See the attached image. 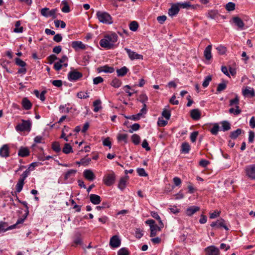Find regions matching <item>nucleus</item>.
Returning a JSON list of instances; mask_svg holds the SVG:
<instances>
[{"mask_svg":"<svg viewBox=\"0 0 255 255\" xmlns=\"http://www.w3.org/2000/svg\"><path fill=\"white\" fill-rule=\"evenodd\" d=\"M28 208H21V210L18 211V213L23 214L21 217H19L15 224L7 227L5 223L1 222V232H5L9 230H12L16 228H19L23 224L24 220L26 218L29 211Z\"/></svg>","mask_w":255,"mask_h":255,"instance_id":"f257e3e1","label":"nucleus"},{"mask_svg":"<svg viewBox=\"0 0 255 255\" xmlns=\"http://www.w3.org/2000/svg\"><path fill=\"white\" fill-rule=\"evenodd\" d=\"M118 39V36L116 33L106 35L100 41V45L102 47L107 49H112Z\"/></svg>","mask_w":255,"mask_h":255,"instance_id":"f03ea898","label":"nucleus"},{"mask_svg":"<svg viewBox=\"0 0 255 255\" xmlns=\"http://www.w3.org/2000/svg\"><path fill=\"white\" fill-rule=\"evenodd\" d=\"M96 16L100 22L106 24H111L113 23V20L111 15L107 12L98 11Z\"/></svg>","mask_w":255,"mask_h":255,"instance_id":"7ed1b4c3","label":"nucleus"},{"mask_svg":"<svg viewBox=\"0 0 255 255\" xmlns=\"http://www.w3.org/2000/svg\"><path fill=\"white\" fill-rule=\"evenodd\" d=\"M31 123L30 121H25L22 120V123L18 124L15 127V129L18 131H30L31 129Z\"/></svg>","mask_w":255,"mask_h":255,"instance_id":"20e7f679","label":"nucleus"},{"mask_svg":"<svg viewBox=\"0 0 255 255\" xmlns=\"http://www.w3.org/2000/svg\"><path fill=\"white\" fill-rule=\"evenodd\" d=\"M57 11V8L52 9L49 10L48 8H43L40 10L41 14L46 17H51L53 19L56 18V12Z\"/></svg>","mask_w":255,"mask_h":255,"instance_id":"39448f33","label":"nucleus"},{"mask_svg":"<svg viewBox=\"0 0 255 255\" xmlns=\"http://www.w3.org/2000/svg\"><path fill=\"white\" fill-rule=\"evenodd\" d=\"M83 74L82 73L77 71L76 70H73L70 71L68 74V80L71 81H76L82 78Z\"/></svg>","mask_w":255,"mask_h":255,"instance_id":"423d86ee","label":"nucleus"},{"mask_svg":"<svg viewBox=\"0 0 255 255\" xmlns=\"http://www.w3.org/2000/svg\"><path fill=\"white\" fill-rule=\"evenodd\" d=\"M246 175L250 179H255V164H251L245 167Z\"/></svg>","mask_w":255,"mask_h":255,"instance_id":"0eeeda50","label":"nucleus"},{"mask_svg":"<svg viewBox=\"0 0 255 255\" xmlns=\"http://www.w3.org/2000/svg\"><path fill=\"white\" fill-rule=\"evenodd\" d=\"M116 175L114 172H112L107 174L104 177L103 182L105 185L110 186L114 183Z\"/></svg>","mask_w":255,"mask_h":255,"instance_id":"6e6552de","label":"nucleus"},{"mask_svg":"<svg viewBox=\"0 0 255 255\" xmlns=\"http://www.w3.org/2000/svg\"><path fill=\"white\" fill-rule=\"evenodd\" d=\"M125 50L127 52L129 58L131 60H133L135 59H143V56L142 55L139 54L135 52L131 51L130 49L127 47L125 48Z\"/></svg>","mask_w":255,"mask_h":255,"instance_id":"1a4fd4ad","label":"nucleus"},{"mask_svg":"<svg viewBox=\"0 0 255 255\" xmlns=\"http://www.w3.org/2000/svg\"><path fill=\"white\" fill-rule=\"evenodd\" d=\"M121 244V240L118 235H114L110 240V246L113 248L119 247Z\"/></svg>","mask_w":255,"mask_h":255,"instance_id":"9d476101","label":"nucleus"},{"mask_svg":"<svg viewBox=\"0 0 255 255\" xmlns=\"http://www.w3.org/2000/svg\"><path fill=\"white\" fill-rule=\"evenodd\" d=\"M211 226L212 227H216L217 228H223L226 230H229V228L226 225L225 221L223 219H220L216 222H212L211 224Z\"/></svg>","mask_w":255,"mask_h":255,"instance_id":"9b49d317","label":"nucleus"},{"mask_svg":"<svg viewBox=\"0 0 255 255\" xmlns=\"http://www.w3.org/2000/svg\"><path fill=\"white\" fill-rule=\"evenodd\" d=\"M164 227L163 223H162L161 220H160L159 225H157L156 224H154L153 226H152L150 229V237H153L156 236L157 232L161 230L162 228Z\"/></svg>","mask_w":255,"mask_h":255,"instance_id":"f8f14e48","label":"nucleus"},{"mask_svg":"<svg viewBox=\"0 0 255 255\" xmlns=\"http://www.w3.org/2000/svg\"><path fill=\"white\" fill-rule=\"evenodd\" d=\"M206 255H219V249L214 246H211L207 247L205 249Z\"/></svg>","mask_w":255,"mask_h":255,"instance_id":"ddd939ff","label":"nucleus"},{"mask_svg":"<svg viewBox=\"0 0 255 255\" xmlns=\"http://www.w3.org/2000/svg\"><path fill=\"white\" fill-rule=\"evenodd\" d=\"M179 6L177 3L173 4L168 10V14L170 16H173L177 14L179 11Z\"/></svg>","mask_w":255,"mask_h":255,"instance_id":"4468645a","label":"nucleus"},{"mask_svg":"<svg viewBox=\"0 0 255 255\" xmlns=\"http://www.w3.org/2000/svg\"><path fill=\"white\" fill-rule=\"evenodd\" d=\"M97 71L98 72H105V73H112L114 72V68L112 67H110L107 65H106L104 66H101L98 67L97 69Z\"/></svg>","mask_w":255,"mask_h":255,"instance_id":"2eb2a0df","label":"nucleus"},{"mask_svg":"<svg viewBox=\"0 0 255 255\" xmlns=\"http://www.w3.org/2000/svg\"><path fill=\"white\" fill-rule=\"evenodd\" d=\"M71 45L75 50H77L78 49H85L86 48L85 45L80 41H74L72 42Z\"/></svg>","mask_w":255,"mask_h":255,"instance_id":"dca6fc26","label":"nucleus"},{"mask_svg":"<svg viewBox=\"0 0 255 255\" xmlns=\"http://www.w3.org/2000/svg\"><path fill=\"white\" fill-rule=\"evenodd\" d=\"M83 175L86 179L89 181H93L95 177L93 171L90 169H86L84 170Z\"/></svg>","mask_w":255,"mask_h":255,"instance_id":"f3484780","label":"nucleus"},{"mask_svg":"<svg viewBox=\"0 0 255 255\" xmlns=\"http://www.w3.org/2000/svg\"><path fill=\"white\" fill-rule=\"evenodd\" d=\"M212 47V45H209L206 47L204 51V55L206 59L207 60H210L212 58V55L211 53Z\"/></svg>","mask_w":255,"mask_h":255,"instance_id":"a211bd4d","label":"nucleus"},{"mask_svg":"<svg viewBox=\"0 0 255 255\" xmlns=\"http://www.w3.org/2000/svg\"><path fill=\"white\" fill-rule=\"evenodd\" d=\"M128 179V176H126L125 177H122L119 182L118 187L122 190H123L127 186V182Z\"/></svg>","mask_w":255,"mask_h":255,"instance_id":"6ab92c4d","label":"nucleus"},{"mask_svg":"<svg viewBox=\"0 0 255 255\" xmlns=\"http://www.w3.org/2000/svg\"><path fill=\"white\" fill-rule=\"evenodd\" d=\"M244 131L241 129L238 128L236 130L230 132V137L232 139H235L242 133H244Z\"/></svg>","mask_w":255,"mask_h":255,"instance_id":"aec40b11","label":"nucleus"},{"mask_svg":"<svg viewBox=\"0 0 255 255\" xmlns=\"http://www.w3.org/2000/svg\"><path fill=\"white\" fill-rule=\"evenodd\" d=\"M233 21L235 24L240 29H243L245 24L241 18L238 16H235L233 18Z\"/></svg>","mask_w":255,"mask_h":255,"instance_id":"412c9836","label":"nucleus"},{"mask_svg":"<svg viewBox=\"0 0 255 255\" xmlns=\"http://www.w3.org/2000/svg\"><path fill=\"white\" fill-rule=\"evenodd\" d=\"M89 198L90 201L95 205L99 204L101 202V197L98 195L91 194Z\"/></svg>","mask_w":255,"mask_h":255,"instance_id":"4be33fe9","label":"nucleus"},{"mask_svg":"<svg viewBox=\"0 0 255 255\" xmlns=\"http://www.w3.org/2000/svg\"><path fill=\"white\" fill-rule=\"evenodd\" d=\"M191 117L194 120H198L201 118V112L198 109L191 111Z\"/></svg>","mask_w":255,"mask_h":255,"instance_id":"5701e85b","label":"nucleus"},{"mask_svg":"<svg viewBox=\"0 0 255 255\" xmlns=\"http://www.w3.org/2000/svg\"><path fill=\"white\" fill-rule=\"evenodd\" d=\"M18 155L20 157H26L29 155V149L27 147H21L19 149Z\"/></svg>","mask_w":255,"mask_h":255,"instance_id":"b1692460","label":"nucleus"},{"mask_svg":"<svg viewBox=\"0 0 255 255\" xmlns=\"http://www.w3.org/2000/svg\"><path fill=\"white\" fill-rule=\"evenodd\" d=\"M9 155V147L7 144H4L1 147V156L7 157Z\"/></svg>","mask_w":255,"mask_h":255,"instance_id":"393cba45","label":"nucleus"},{"mask_svg":"<svg viewBox=\"0 0 255 255\" xmlns=\"http://www.w3.org/2000/svg\"><path fill=\"white\" fill-rule=\"evenodd\" d=\"M62 7L61 8V11L64 13H68L70 12V9L69 6L68 2L67 0H64L62 1L61 4Z\"/></svg>","mask_w":255,"mask_h":255,"instance_id":"a878e982","label":"nucleus"},{"mask_svg":"<svg viewBox=\"0 0 255 255\" xmlns=\"http://www.w3.org/2000/svg\"><path fill=\"white\" fill-rule=\"evenodd\" d=\"M243 94L244 96H248L250 95L252 97L255 96V94L254 89L251 87H246L243 91Z\"/></svg>","mask_w":255,"mask_h":255,"instance_id":"bb28decb","label":"nucleus"},{"mask_svg":"<svg viewBox=\"0 0 255 255\" xmlns=\"http://www.w3.org/2000/svg\"><path fill=\"white\" fill-rule=\"evenodd\" d=\"M22 105L23 108L26 110L30 109L32 107L31 103L26 98L23 99L22 101Z\"/></svg>","mask_w":255,"mask_h":255,"instance_id":"cd10ccee","label":"nucleus"},{"mask_svg":"<svg viewBox=\"0 0 255 255\" xmlns=\"http://www.w3.org/2000/svg\"><path fill=\"white\" fill-rule=\"evenodd\" d=\"M220 124L222 125L221 129V130L225 131H228L231 129V124L229 123V122L224 121L221 122Z\"/></svg>","mask_w":255,"mask_h":255,"instance_id":"c85d7f7f","label":"nucleus"},{"mask_svg":"<svg viewBox=\"0 0 255 255\" xmlns=\"http://www.w3.org/2000/svg\"><path fill=\"white\" fill-rule=\"evenodd\" d=\"M143 98V99L142 100H140L141 103H143V106L142 108L140 110V112L138 114H141V116L142 114H145L146 113V105L145 104V102L147 100V97L145 95H142V96Z\"/></svg>","mask_w":255,"mask_h":255,"instance_id":"c756f323","label":"nucleus"},{"mask_svg":"<svg viewBox=\"0 0 255 255\" xmlns=\"http://www.w3.org/2000/svg\"><path fill=\"white\" fill-rule=\"evenodd\" d=\"M128 71V69L126 67H123L117 70V75L119 77H123L126 75Z\"/></svg>","mask_w":255,"mask_h":255,"instance_id":"7c9ffc66","label":"nucleus"},{"mask_svg":"<svg viewBox=\"0 0 255 255\" xmlns=\"http://www.w3.org/2000/svg\"><path fill=\"white\" fill-rule=\"evenodd\" d=\"M46 91L44 90L42 91L40 93H39L38 90H34V94L36 96V97L39 98L41 101H44L45 99V94H46Z\"/></svg>","mask_w":255,"mask_h":255,"instance_id":"2f4dec72","label":"nucleus"},{"mask_svg":"<svg viewBox=\"0 0 255 255\" xmlns=\"http://www.w3.org/2000/svg\"><path fill=\"white\" fill-rule=\"evenodd\" d=\"M190 145L187 142H184L182 144L181 151L184 153H188L190 150Z\"/></svg>","mask_w":255,"mask_h":255,"instance_id":"473e14b6","label":"nucleus"},{"mask_svg":"<svg viewBox=\"0 0 255 255\" xmlns=\"http://www.w3.org/2000/svg\"><path fill=\"white\" fill-rule=\"evenodd\" d=\"M77 170L75 169H70L68 170L65 174L64 179L68 180L69 178L75 175Z\"/></svg>","mask_w":255,"mask_h":255,"instance_id":"72a5a7b5","label":"nucleus"},{"mask_svg":"<svg viewBox=\"0 0 255 255\" xmlns=\"http://www.w3.org/2000/svg\"><path fill=\"white\" fill-rule=\"evenodd\" d=\"M179 6H180V7L183 8H195V6L194 5H192L191 4V2L190 1H186L182 3H178Z\"/></svg>","mask_w":255,"mask_h":255,"instance_id":"f704fd0d","label":"nucleus"},{"mask_svg":"<svg viewBox=\"0 0 255 255\" xmlns=\"http://www.w3.org/2000/svg\"><path fill=\"white\" fill-rule=\"evenodd\" d=\"M101 104V101L99 99L96 100L93 102V106L94 107L93 111L94 112H98L102 108Z\"/></svg>","mask_w":255,"mask_h":255,"instance_id":"c9c22d12","label":"nucleus"},{"mask_svg":"<svg viewBox=\"0 0 255 255\" xmlns=\"http://www.w3.org/2000/svg\"><path fill=\"white\" fill-rule=\"evenodd\" d=\"M219 13L217 10H211L208 11L207 13L208 17L215 19L218 18Z\"/></svg>","mask_w":255,"mask_h":255,"instance_id":"e433bc0d","label":"nucleus"},{"mask_svg":"<svg viewBox=\"0 0 255 255\" xmlns=\"http://www.w3.org/2000/svg\"><path fill=\"white\" fill-rule=\"evenodd\" d=\"M62 152L65 154H69L70 152H73L72 147L69 143H65L64 146L62 149Z\"/></svg>","mask_w":255,"mask_h":255,"instance_id":"4c0bfd02","label":"nucleus"},{"mask_svg":"<svg viewBox=\"0 0 255 255\" xmlns=\"http://www.w3.org/2000/svg\"><path fill=\"white\" fill-rule=\"evenodd\" d=\"M239 98L238 96H236V97L234 99H231L229 103V106H235V107H239Z\"/></svg>","mask_w":255,"mask_h":255,"instance_id":"58836bf2","label":"nucleus"},{"mask_svg":"<svg viewBox=\"0 0 255 255\" xmlns=\"http://www.w3.org/2000/svg\"><path fill=\"white\" fill-rule=\"evenodd\" d=\"M111 85L112 86L117 88L121 86L122 81L120 79L115 78L111 82Z\"/></svg>","mask_w":255,"mask_h":255,"instance_id":"ea45409f","label":"nucleus"},{"mask_svg":"<svg viewBox=\"0 0 255 255\" xmlns=\"http://www.w3.org/2000/svg\"><path fill=\"white\" fill-rule=\"evenodd\" d=\"M138 26V24L136 21H131L129 25L130 30L132 31H136L137 30Z\"/></svg>","mask_w":255,"mask_h":255,"instance_id":"a19ab883","label":"nucleus"},{"mask_svg":"<svg viewBox=\"0 0 255 255\" xmlns=\"http://www.w3.org/2000/svg\"><path fill=\"white\" fill-rule=\"evenodd\" d=\"M20 21H17L15 23V28L13 30V31L16 33H21L23 31V27L20 26Z\"/></svg>","mask_w":255,"mask_h":255,"instance_id":"79ce46f5","label":"nucleus"},{"mask_svg":"<svg viewBox=\"0 0 255 255\" xmlns=\"http://www.w3.org/2000/svg\"><path fill=\"white\" fill-rule=\"evenodd\" d=\"M23 185L24 181L19 179L18 182L17 183L15 186V189L17 192L19 193L22 190Z\"/></svg>","mask_w":255,"mask_h":255,"instance_id":"37998d69","label":"nucleus"},{"mask_svg":"<svg viewBox=\"0 0 255 255\" xmlns=\"http://www.w3.org/2000/svg\"><path fill=\"white\" fill-rule=\"evenodd\" d=\"M127 134H119L117 136V139L119 141H123L125 143L128 142Z\"/></svg>","mask_w":255,"mask_h":255,"instance_id":"c03bdc74","label":"nucleus"},{"mask_svg":"<svg viewBox=\"0 0 255 255\" xmlns=\"http://www.w3.org/2000/svg\"><path fill=\"white\" fill-rule=\"evenodd\" d=\"M82 244V240L80 236H77L73 239V243L72 246L76 247Z\"/></svg>","mask_w":255,"mask_h":255,"instance_id":"a18cd8bd","label":"nucleus"},{"mask_svg":"<svg viewBox=\"0 0 255 255\" xmlns=\"http://www.w3.org/2000/svg\"><path fill=\"white\" fill-rule=\"evenodd\" d=\"M216 49L220 55H224L227 52V48L225 46L222 45H219L216 48Z\"/></svg>","mask_w":255,"mask_h":255,"instance_id":"49530a36","label":"nucleus"},{"mask_svg":"<svg viewBox=\"0 0 255 255\" xmlns=\"http://www.w3.org/2000/svg\"><path fill=\"white\" fill-rule=\"evenodd\" d=\"M229 112L230 114H233L235 115H238L241 113L242 111L240 109L239 107H236V109H234V108H230L229 110Z\"/></svg>","mask_w":255,"mask_h":255,"instance_id":"de8ad7c7","label":"nucleus"},{"mask_svg":"<svg viewBox=\"0 0 255 255\" xmlns=\"http://www.w3.org/2000/svg\"><path fill=\"white\" fill-rule=\"evenodd\" d=\"M51 148L52 150L56 152H58L61 150L60 144L58 142H53L52 144Z\"/></svg>","mask_w":255,"mask_h":255,"instance_id":"09e8293b","label":"nucleus"},{"mask_svg":"<svg viewBox=\"0 0 255 255\" xmlns=\"http://www.w3.org/2000/svg\"><path fill=\"white\" fill-rule=\"evenodd\" d=\"M140 136L136 134H133L131 136L132 142L135 145L138 144L140 142Z\"/></svg>","mask_w":255,"mask_h":255,"instance_id":"8fccbe9b","label":"nucleus"},{"mask_svg":"<svg viewBox=\"0 0 255 255\" xmlns=\"http://www.w3.org/2000/svg\"><path fill=\"white\" fill-rule=\"evenodd\" d=\"M219 126L218 124H215L213 127L210 129V131L213 135H217L219 130Z\"/></svg>","mask_w":255,"mask_h":255,"instance_id":"3c124183","label":"nucleus"},{"mask_svg":"<svg viewBox=\"0 0 255 255\" xmlns=\"http://www.w3.org/2000/svg\"><path fill=\"white\" fill-rule=\"evenodd\" d=\"M226 88H227V82L225 81H224L223 83H220L218 85V86L217 87V91L218 92H221L224 91V90H225L226 89Z\"/></svg>","mask_w":255,"mask_h":255,"instance_id":"603ef678","label":"nucleus"},{"mask_svg":"<svg viewBox=\"0 0 255 255\" xmlns=\"http://www.w3.org/2000/svg\"><path fill=\"white\" fill-rule=\"evenodd\" d=\"M211 80L212 76L211 75L206 76L202 84V86H203V87L206 88L207 87H208Z\"/></svg>","mask_w":255,"mask_h":255,"instance_id":"864d4df0","label":"nucleus"},{"mask_svg":"<svg viewBox=\"0 0 255 255\" xmlns=\"http://www.w3.org/2000/svg\"><path fill=\"white\" fill-rule=\"evenodd\" d=\"M129 253L126 248H122L118 252V255H129Z\"/></svg>","mask_w":255,"mask_h":255,"instance_id":"5fc2aeb1","label":"nucleus"},{"mask_svg":"<svg viewBox=\"0 0 255 255\" xmlns=\"http://www.w3.org/2000/svg\"><path fill=\"white\" fill-rule=\"evenodd\" d=\"M77 96L80 99H87L89 97L88 93L83 91L79 92L77 93Z\"/></svg>","mask_w":255,"mask_h":255,"instance_id":"6e6d98bb","label":"nucleus"},{"mask_svg":"<svg viewBox=\"0 0 255 255\" xmlns=\"http://www.w3.org/2000/svg\"><path fill=\"white\" fill-rule=\"evenodd\" d=\"M162 116L164 117L166 120H169L171 117V112L166 109H164L162 112Z\"/></svg>","mask_w":255,"mask_h":255,"instance_id":"4d7b16f0","label":"nucleus"},{"mask_svg":"<svg viewBox=\"0 0 255 255\" xmlns=\"http://www.w3.org/2000/svg\"><path fill=\"white\" fill-rule=\"evenodd\" d=\"M235 4L232 2H228L226 5V9L227 10L230 11L235 10Z\"/></svg>","mask_w":255,"mask_h":255,"instance_id":"13d9d810","label":"nucleus"},{"mask_svg":"<svg viewBox=\"0 0 255 255\" xmlns=\"http://www.w3.org/2000/svg\"><path fill=\"white\" fill-rule=\"evenodd\" d=\"M15 62L16 65L21 67H25L26 65V63L19 58H16L15 59Z\"/></svg>","mask_w":255,"mask_h":255,"instance_id":"bf43d9fd","label":"nucleus"},{"mask_svg":"<svg viewBox=\"0 0 255 255\" xmlns=\"http://www.w3.org/2000/svg\"><path fill=\"white\" fill-rule=\"evenodd\" d=\"M168 120H164L163 118H159L157 124L159 127H165L168 124Z\"/></svg>","mask_w":255,"mask_h":255,"instance_id":"052dcab7","label":"nucleus"},{"mask_svg":"<svg viewBox=\"0 0 255 255\" xmlns=\"http://www.w3.org/2000/svg\"><path fill=\"white\" fill-rule=\"evenodd\" d=\"M199 208H187L186 213L188 216H192L195 213L199 210Z\"/></svg>","mask_w":255,"mask_h":255,"instance_id":"680f3d73","label":"nucleus"},{"mask_svg":"<svg viewBox=\"0 0 255 255\" xmlns=\"http://www.w3.org/2000/svg\"><path fill=\"white\" fill-rule=\"evenodd\" d=\"M198 134H199V132L197 131H193L191 133L190 137L191 141L192 142H194L196 141Z\"/></svg>","mask_w":255,"mask_h":255,"instance_id":"e2e57ef3","label":"nucleus"},{"mask_svg":"<svg viewBox=\"0 0 255 255\" xmlns=\"http://www.w3.org/2000/svg\"><path fill=\"white\" fill-rule=\"evenodd\" d=\"M140 117H141V114H137L136 115H134L130 116L128 117H127L126 118L128 119H129V120H131L136 121H138V120H139L140 118Z\"/></svg>","mask_w":255,"mask_h":255,"instance_id":"0e129e2a","label":"nucleus"},{"mask_svg":"<svg viewBox=\"0 0 255 255\" xmlns=\"http://www.w3.org/2000/svg\"><path fill=\"white\" fill-rule=\"evenodd\" d=\"M91 160V159L90 158H87V157L83 158L81 159V165H84V166H87L90 163Z\"/></svg>","mask_w":255,"mask_h":255,"instance_id":"69168bd1","label":"nucleus"},{"mask_svg":"<svg viewBox=\"0 0 255 255\" xmlns=\"http://www.w3.org/2000/svg\"><path fill=\"white\" fill-rule=\"evenodd\" d=\"M137 172L140 176L146 177L148 175L143 168H137Z\"/></svg>","mask_w":255,"mask_h":255,"instance_id":"338daca9","label":"nucleus"},{"mask_svg":"<svg viewBox=\"0 0 255 255\" xmlns=\"http://www.w3.org/2000/svg\"><path fill=\"white\" fill-rule=\"evenodd\" d=\"M103 144L104 146H108L109 148L112 147V143L110 140L109 137H107L103 141Z\"/></svg>","mask_w":255,"mask_h":255,"instance_id":"774afa93","label":"nucleus"}]
</instances>
